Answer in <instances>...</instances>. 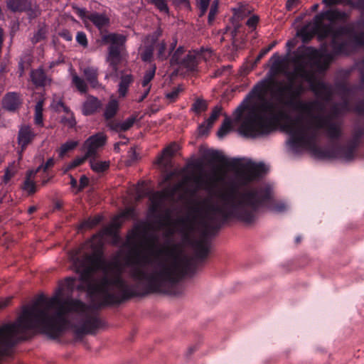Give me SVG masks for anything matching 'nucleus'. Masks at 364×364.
<instances>
[{
    "label": "nucleus",
    "instance_id": "1",
    "mask_svg": "<svg viewBox=\"0 0 364 364\" xmlns=\"http://www.w3.org/2000/svg\"><path fill=\"white\" fill-rule=\"evenodd\" d=\"M349 13L328 9L315 16L301 31L304 41L314 35L320 40L331 37L330 51L325 46L320 49L299 48L288 63L274 55L265 79L257 82L233 113V121L246 136L268 134L277 127L289 135L288 144L294 151L314 150L323 130L331 139L341 135L342 122L334 121L351 110V88L346 83L336 85L341 102L333 105L326 112L325 102L334 93L333 86L318 78L337 55L348 54L364 45V18L336 27L345 23Z\"/></svg>",
    "mask_w": 364,
    "mask_h": 364
},
{
    "label": "nucleus",
    "instance_id": "2",
    "mask_svg": "<svg viewBox=\"0 0 364 364\" xmlns=\"http://www.w3.org/2000/svg\"><path fill=\"white\" fill-rule=\"evenodd\" d=\"M231 165L235 172L233 177L229 178L227 172L220 168L213 167L210 172L204 173L200 164L189 163L183 168L175 169L165 175L166 185L161 191H151L144 182L133 186L129 191L130 200L126 203H141L146 198L149 205H163L182 198L185 193L194 194L200 190L219 196L227 205L233 203L237 198L249 205L267 202L272 198L271 186H249L267 172L268 168L264 163L250 160L240 162L235 159Z\"/></svg>",
    "mask_w": 364,
    "mask_h": 364
},
{
    "label": "nucleus",
    "instance_id": "3",
    "mask_svg": "<svg viewBox=\"0 0 364 364\" xmlns=\"http://www.w3.org/2000/svg\"><path fill=\"white\" fill-rule=\"evenodd\" d=\"M204 208V213L198 223L200 238L196 239L188 233L182 235V241L193 250L192 258H185L180 277L175 274L173 267H170L172 274L178 282L185 277H193L197 264L203 262L210 252L211 240L218 235L221 228L236 220L245 225L253 224L258 216L264 213L278 214L285 212L288 206H186Z\"/></svg>",
    "mask_w": 364,
    "mask_h": 364
},
{
    "label": "nucleus",
    "instance_id": "4",
    "mask_svg": "<svg viewBox=\"0 0 364 364\" xmlns=\"http://www.w3.org/2000/svg\"><path fill=\"white\" fill-rule=\"evenodd\" d=\"M146 230L144 221H138L134 225L127 236L124 247L128 249L125 264L132 268L131 277L143 284L141 291L137 289V285H129L121 277L112 279V285L120 289L119 294L124 300H130L136 297H145L149 294L161 292L162 288L173 287L178 284V279L172 274L170 267L164 260L159 259L164 251L156 245L151 246L149 254L154 256L152 261L146 254H141L136 244V240L143 235Z\"/></svg>",
    "mask_w": 364,
    "mask_h": 364
},
{
    "label": "nucleus",
    "instance_id": "5",
    "mask_svg": "<svg viewBox=\"0 0 364 364\" xmlns=\"http://www.w3.org/2000/svg\"><path fill=\"white\" fill-rule=\"evenodd\" d=\"M64 302L49 314L46 309H39L36 306H26L14 323H6L18 343L28 339L26 336H18L28 330H38L51 339L59 338L62 333L70 328L71 323L67 318L68 313H80L85 310V305L80 299L67 296Z\"/></svg>",
    "mask_w": 364,
    "mask_h": 364
},
{
    "label": "nucleus",
    "instance_id": "6",
    "mask_svg": "<svg viewBox=\"0 0 364 364\" xmlns=\"http://www.w3.org/2000/svg\"><path fill=\"white\" fill-rule=\"evenodd\" d=\"M102 41L104 43H109L107 61L109 63V76L114 80L119 77L117 65L121 62V52L126 41V37L122 34L109 33L102 36Z\"/></svg>",
    "mask_w": 364,
    "mask_h": 364
},
{
    "label": "nucleus",
    "instance_id": "7",
    "mask_svg": "<svg viewBox=\"0 0 364 364\" xmlns=\"http://www.w3.org/2000/svg\"><path fill=\"white\" fill-rule=\"evenodd\" d=\"M106 326V323L97 316H86L80 324H70V328L73 329L75 339L82 340L87 334L95 335L97 330Z\"/></svg>",
    "mask_w": 364,
    "mask_h": 364
},
{
    "label": "nucleus",
    "instance_id": "8",
    "mask_svg": "<svg viewBox=\"0 0 364 364\" xmlns=\"http://www.w3.org/2000/svg\"><path fill=\"white\" fill-rule=\"evenodd\" d=\"M364 136V127H357L354 129L349 141L336 149V156L345 161L352 160L355 156V151Z\"/></svg>",
    "mask_w": 364,
    "mask_h": 364
},
{
    "label": "nucleus",
    "instance_id": "9",
    "mask_svg": "<svg viewBox=\"0 0 364 364\" xmlns=\"http://www.w3.org/2000/svg\"><path fill=\"white\" fill-rule=\"evenodd\" d=\"M102 252L101 250L91 255H87L82 259H80L76 255L73 256V259L74 263L78 265V269H82L79 277V280L82 282H85L86 277L89 274L88 266L100 263L102 261ZM77 272H80V269H77Z\"/></svg>",
    "mask_w": 364,
    "mask_h": 364
},
{
    "label": "nucleus",
    "instance_id": "10",
    "mask_svg": "<svg viewBox=\"0 0 364 364\" xmlns=\"http://www.w3.org/2000/svg\"><path fill=\"white\" fill-rule=\"evenodd\" d=\"M106 141L107 136L102 132H98L84 142L82 149L87 153V156L96 157L98 150L104 146Z\"/></svg>",
    "mask_w": 364,
    "mask_h": 364
},
{
    "label": "nucleus",
    "instance_id": "11",
    "mask_svg": "<svg viewBox=\"0 0 364 364\" xmlns=\"http://www.w3.org/2000/svg\"><path fill=\"white\" fill-rule=\"evenodd\" d=\"M162 34V31L158 28L152 34L149 35L144 40V48L141 50V57L144 61H149L153 57L154 45Z\"/></svg>",
    "mask_w": 364,
    "mask_h": 364
},
{
    "label": "nucleus",
    "instance_id": "12",
    "mask_svg": "<svg viewBox=\"0 0 364 364\" xmlns=\"http://www.w3.org/2000/svg\"><path fill=\"white\" fill-rule=\"evenodd\" d=\"M17 343V339L11 331L5 327V324L0 326V348L7 350L14 347Z\"/></svg>",
    "mask_w": 364,
    "mask_h": 364
},
{
    "label": "nucleus",
    "instance_id": "13",
    "mask_svg": "<svg viewBox=\"0 0 364 364\" xmlns=\"http://www.w3.org/2000/svg\"><path fill=\"white\" fill-rule=\"evenodd\" d=\"M156 73V66L151 67L149 70H147L143 77L141 81V87L143 90L141 91V94L138 99L139 102L143 101L149 95L151 89V81L154 77Z\"/></svg>",
    "mask_w": 364,
    "mask_h": 364
},
{
    "label": "nucleus",
    "instance_id": "14",
    "mask_svg": "<svg viewBox=\"0 0 364 364\" xmlns=\"http://www.w3.org/2000/svg\"><path fill=\"white\" fill-rule=\"evenodd\" d=\"M179 149L177 144L173 143L164 149L162 154L158 157L156 163L164 168H168L170 164V158L173 156Z\"/></svg>",
    "mask_w": 364,
    "mask_h": 364
},
{
    "label": "nucleus",
    "instance_id": "15",
    "mask_svg": "<svg viewBox=\"0 0 364 364\" xmlns=\"http://www.w3.org/2000/svg\"><path fill=\"white\" fill-rule=\"evenodd\" d=\"M222 111L220 106H215L212 111L210 117L198 127V134L201 136L206 134L212 127L213 123L218 118Z\"/></svg>",
    "mask_w": 364,
    "mask_h": 364
},
{
    "label": "nucleus",
    "instance_id": "16",
    "mask_svg": "<svg viewBox=\"0 0 364 364\" xmlns=\"http://www.w3.org/2000/svg\"><path fill=\"white\" fill-rule=\"evenodd\" d=\"M136 119V117L132 116L121 122L112 120L107 123V127L115 132H126L133 126Z\"/></svg>",
    "mask_w": 364,
    "mask_h": 364
},
{
    "label": "nucleus",
    "instance_id": "17",
    "mask_svg": "<svg viewBox=\"0 0 364 364\" xmlns=\"http://www.w3.org/2000/svg\"><path fill=\"white\" fill-rule=\"evenodd\" d=\"M89 19L100 31L105 30L109 23V19L105 14L94 12L87 16Z\"/></svg>",
    "mask_w": 364,
    "mask_h": 364
},
{
    "label": "nucleus",
    "instance_id": "18",
    "mask_svg": "<svg viewBox=\"0 0 364 364\" xmlns=\"http://www.w3.org/2000/svg\"><path fill=\"white\" fill-rule=\"evenodd\" d=\"M40 170L41 167H38L35 171L31 170L27 172L26 177L22 186V189L24 192L28 194H31L36 191V185L34 182V178L37 172Z\"/></svg>",
    "mask_w": 364,
    "mask_h": 364
},
{
    "label": "nucleus",
    "instance_id": "19",
    "mask_svg": "<svg viewBox=\"0 0 364 364\" xmlns=\"http://www.w3.org/2000/svg\"><path fill=\"white\" fill-rule=\"evenodd\" d=\"M31 78L33 83L37 87H44L50 81V79L41 68L32 70Z\"/></svg>",
    "mask_w": 364,
    "mask_h": 364
},
{
    "label": "nucleus",
    "instance_id": "20",
    "mask_svg": "<svg viewBox=\"0 0 364 364\" xmlns=\"http://www.w3.org/2000/svg\"><path fill=\"white\" fill-rule=\"evenodd\" d=\"M34 134L31 131L30 127L24 126L22 127L18 132V144L21 147V151L26 148V146L33 140Z\"/></svg>",
    "mask_w": 364,
    "mask_h": 364
},
{
    "label": "nucleus",
    "instance_id": "21",
    "mask_svg": "<svg viewBox=\"0 0 364 364\" xmlns=\"http://www.w3.org/2000/svg\"><path fill=\"white\" fill-rule=\"evenodd\" d=\"M199 58L200 55H198L197 51H189L188 53L184 56L181 66L191 71L195 70L199 62Z\"/></svg>",
    "mask_w": 364,
    "mask_h": 364
},
{
    "label": "nucleus",
    "instance_id": "22",
    "mask_svg": "<svg viewBox=\"0 0 364 364\" xmlns=\"http://www.w3.org/2000/svg\"><path fill=\"white\" fill-rule=\"evenodd\" d=\"M128 300H124L121 294H116L114 293L105 291L102 298V305L105 306H109L113 305H119Z\"/></svg>",
    "mask_w": 364,
    "mask_h": 364
},
{
    "label": "nucleus",
    "instance_id": "23",
    "mask_svg": "<svg viewBox=\"0 0 364 364\" xmlns=\"http://www.w3.org/2000/svg\"><path fill=\"white\" fill-rule=\"evenodd\" d=\"M21 100L18 95L16 92H9L4 97L3 105L5 109L9 111L16 110L19 105Z\"/></svg>",
    "mask_w": 364,
    "mask_h": 364
},
{
    "label": "nucleus",
    "instance_id": "24",
    "mask_svg": "<svg viewBox=\"0 0 364 364\" xmlns=\"http://www.w3.org/2000/svg\"><path fill=\"white\" fill-rule=\"evenodd\" d=\"M100 107V102L96 97L90 96L87 98L82 105V113L85 115H90L94 113Z\"/></svg>",
    "mask_w": 364,
    "mask_h": 364
},
{
    "label": "nucleus",
    "instance_id": "25",
    "mask_svg": "<svg viewBox=\"0 0 364 364\" xmlns=\"http://www.w3.org/2000/svg\"><path fill=\"white\" fill-rule=\"evenodd\" d=\"M120 77V82L119 84L118 92L119 97H124L127 92L130 84L133 81L132 76L129 74L122 75L119 72V77Z\"/></svg>",
    "mask_w": 364,
    "mask_h": 364
},
{
    "label": "nucleus",
    "instance_id": "26",
    "mask_svg": "<svg viewBox=\"0 0 364 364\" xmlns=\"http://www.w3.org/2000/svg\"><path fill=\"white\" fill-rule=\"evenodd\" d=\"M103 219L104 217L102 215H97L94 217H90L80 224L78 229L80 230L92 229L98 225Z\"/></svg>",
    "mask_w": 364,
    "mask_h": 364
},
{
    "label": "nucleus",
    "instance_id": "27",
    "mask_svg": "<svg viewBox=\"0 0 364 364\" xmlns=\"http://www.w3.org/2000/svg\"><path fill=\"white\" fill-rule=\"evenodd\" d=\"M99 236L100 237H102L104 236H109L112 237L111 243L112 245L114 246H117L122 239L119 234V232L117 231H113L109 228H103L97 235H94L93 237Z\"/></svg>",
    "mask_w": 364,
    "mask_h": 364
},
{
    "label": "nucleus",
    "instance_id": "28",
    "mask_svg": "<svg viewBox=\"0 0 364 364\" xmlns=\"http://www.w3.org/2000/svg\"><path fill=\"white\" fill-rule=\"evenodd\" d=\"M39 309H46L50 314L49 311L55 309L53 303H50V298H47L45 295L41 294L38 296L36 301L33 304ZM27 306H26V307ZM32 306V305L31 306ZM25 306L23 308V309Z\"/></svg>",
    "mask_w": 364,
    "mask_h": 364
},
{
    "label": "nucleus",
    "instance_id": "29",
    "mask_svg": "<svg viewBox=\"0 0 364 364\" xmlns=\"http://www.w3.org/2000/svg\"><path fill=\"white\" fill-rule=\"evenodd\" d=\"M90 164L92 170L97 173L104 172L109 167V161H98L95 157L90 158Z\"/></svg>",
    "mask_w": 364,
    "mask_h": 364
},
{
    "label": "nucleus",
    "instance_id": "30",
    "mask_svg": "<svg viewBox=\"0 0 364 364\" xmlns=\"http://www.w3.org/2000/svg\"><path fill=\"white\" fill-rule=\"evenodd\" d=\"M7 6L14 12L26 11L28 8L26 0H9Z\"/></svg>",
    "mask_w": 364,
    "mask_h": 364
},
{
    "label": "nucleus",
    "instance_id": "31",
    "mask_svg": "<svg viewBox=\"0 0 364 364\" xmlns=\"http://www.w3.org/2000/svg\"><path fill=\"white\" fill-rule=\"evenodd\" d=\"M360 72L361 85L364 87V58L358 64ZM357 114L364 115V100L359 102L353 109Z\"/></svg>",
    "mask_w": 364,
    "mask_h": 364
},
{
    "label": "nucleus",
    "instance_id": "32",
    "mask_svg": "<svg viewBox=\"0 0 364 364\" xmlns=\"http://www.w3.org/2000/svg\"><path fill=\"white\" fill-rule=\"evenodd\" d=\"M86 80L93 86L97 85V69L94 67L85 68L83 70Z\"/></svg>",
    "mask_w": 364,
    "mask_h": 364
},
{
    "label": "nucleus",
    "instance_id": "33",
    "mask_svg": "<svg viewBox=\"0 0 364 364\" xmlns=\"http://www.w3.org/2000/svg\"><path fill=\"white\" fill-rule=\"evenodd\" d=\"M119 104L117 100L112 99L106 106L105 111V117L107 119H112L117 113L118 109Z\"/></svg>",
    "mask_w": 364,
    "mask_h": 364
},
{
    "label": "nucleus",
    "instance_id": "34",
    "mask_svg": "<svg viewBox=\"0 0 364 364\" xmlns=\"http://www.w3.org/2000/svg\"><path fill=\"white\" fill-rule=\"evenodd\" d=\"M154 48L156 49L157 58L160 60H166L170 54V52L166 50V44L164 41L160 42L157 41Z\"/></svg>",
    "mask_w": 364,
    "mask_h": 364
},
{
    "label": "nucleus",
    "instance_id": "35",
    "mask_svg": "<svg viewBox=\"0 0 364 364\" xmlns=\"http://www.w3.org/2000/svg\"><path fill=\"white\" fill-rule=\"evenodd\" d=\"M63 288L62 287H59L55 292V294L50 298V303H53L55 309L57 308H59V306L64 302L65 298L63 297Z\"/></svg>",
    "mask_w": 364,
    "mask_h": 364
},
{
    "label": "nucleus",
    "instance_id": "36",
    "mask_svg": "<svg viewBox=\"0 0 364 364\" xmlns=\"http://www.w3.org/2000/svg\"><path fill=\"white\" fill-rule=\"evenodd\" d=\"M75 282V277H68L65 279V287L69 292L72 293L75 289L80 291L84 289V286L82 284L76 285Z\"/></svg>",
    "mask_w": 364,
    "mask_h": 364
},
{
    "label": "nucleus",
    "instance_id": "37",
    "mask_svg": "<svg viewBox=\"0 0 364 364\" xmlns=\"http://www.w3.org/2000/svg\"><path fill=\"white\" fill-rule=\"evenodd\" d=\"M186 56L184 54V48L183 47H178L176 50L173 54L171 58V63L172 65H181L183 59Z\"/></svg>",
    "mask_w": 364,
    "mask_h": 364
},
{
    "label": "nucleus",
    "instance_id": "38",
    "mask_svg": "<svg viewBox=\"0 0 364 364\" xmlns=\"http://www.w3.org/2000/svg\"><path fill=\"white\" fill-rule=\"evenodd\" d=\"M232 127V120L229 117H226L218 132L219 138L224 137L230 130Z\"/></svg>",
    "mask_w": 364,
    "mask_h": 364
},
{
    "label": "nucleus",
    "instance_id": "39",
    "mask_svg": "<svg viewBox=\"0 0 364 364\" xmlns=\"http://www.w3.org/2000/svg\"><path fill=\"white\" fill-rule=\"evenodd\" d=\"M78 144L77 141H68L61 145L59 151V155L63 157L67 152L74 149Z\"/></svg>",
    "mask_w": 364,
    "mask_h": 364
},
{
    "label": "nucleus",
    "instance_id": "40",
    "mask_svg": "<svg viewBox=\"0 0 364 364\" xmlns=\"http://www.w3.org/2000/svg\"><path fill=\"white\" fill-rule=\"evenodd\" d=\"M43 101H39L35 107V123L37 125L43 124Z\"/></svg>",
    "mask_w": 364,
    "mask_h": 364
},
{
    "label": "nucleus",
    "instance_id": "41",
    "mask_svg": "<svg viewBox=\"0 0 364 364\" xmlns=\"http://www.w3.org/2000/svg\"><path fill=\"white\" fill-rule=\"evenodd\" d=\"M323 3L327 6H331L337 4L348 5L355 6V0H323Z\"/></svg>",
    "mask_w": 364,
    "mask_h": 364
},
{
    "label": "nucleus",
    "instance_id": "42",
    "mask_svg": "<svg viewBox=\"0 0 364 364\" xmlns=\"http://www.w3.org/2000/svg\"><path fill=\"white\" fill-rule=\"evenodd\" d=\"M73 83L80 92L84 93L87 91V87L84 80L78 77L76 74L73 75Z\"/></svg>",
    "mask_w": 364,
    "mask_h": 364
},
{
    "label": "nucleus",
    "instance_id": "43",
    "mask_svg": "<svg viewBox=\"0 0 364 364\" xmlns=\"http://www.w3.org/2000/svg\"><path fill=\"white\" fill-rule=\"evenodd\" d=\"M208 107V105L206 101L198 99L192 105V110L197 114H199L205 110H206Z\"/></svg>",
    "mask_w": 364,
    "mask_h": 364
},
{
    "label": "nucleus",
    "instance_id": "44",
    "mask_svg": "<svg viewBox=\"0 0 364 364\" xmlns=\"http://www.w3.org/2000/svg\"><path fill=\"white\" fill-rule=\"evenodd\" d=\"M124 220L121 218L119 215L115 216L112 220L110 224L105 228H109L113 231H117L122 227Z\"/></svg>",
    "mask_w": 364,
    "mask_h": 364
},
{
    "label": "nucleus",
    "instance_id": "45",
    "mask_svg": "<svg viewBox=\"0 0 364 364\" xmlns=\"http://www.w3.org/2000/svg\"><path fill=\"white\" fill-rule=\"evenodd\" d=\"M219 1L214 0L210 6V9L208 14V23L212 24L215 20V17L218 13Z\"/></svg>",
    "mask_w": 364,
    "mask_h": 364
},
{
    "label": "nucleus",
    "instance_id": "46",
    "mask_svg": "<svg viewBox=\"0 0 364 364\" xmlns=\"http://www.w3.org/2000/svg\"><path fill=\"white\" fill-rule=\"evenodd\" d=\"M91 158L90 156H87V153H85V155L80 157H77L66 168V171H68L70 169H72L77 166H80L87 159H90Z\"/></svg>",
    "mask_w": 364,
    "mask_h": 364
},
{
    "label": "nucleus",
    "instance_id": "47",
    "mask_svg": "<svg viewBox=\"0 0 364 364\" xmlns=\"http://www.w3.org/2000/svg\"><path fill=\"white\" fill-rule=\"evenodd\" d=\"M61 122L70 128L75 127L76 124L73 114H70L69 115L62 117Z\"/></svg>",
    "mask_w": 364,
    "mask_h": 364
},
{
    "label": "nucleus",
    "instance_id": "48",
    "mask_svg": "<svg viewBox=\"0 0 364 364\" xmlns=\"http://www.w3.org/2000/svg\"><path fill=\"white\" fill-rule=\"evenodd\" d=\"M151 2L157 7V9L164 13L168 11L166 0H151Z\"/></svg>",
    "mask_w": 364,
    "mask_h": 364
},
{
    "label": "nucleus",
    "instance_id": "49",
    "mask_svg": "<svg viewBox=\"0 0 364 364\" xmlns=\"http://www.w3.org/2000/svg\"><path fill=\"white\" fill-rule=\"evenodd\" d=\"M127 208L124 211H123L119 215L123 220L132 218L135 216V206H127Z\"/></svg>",
    "mask_w": 364,
    "mask_h": 364
},
{
    "label": "nucleus",
    "instance_id": "50",
    "mask_svg": "<svg viewBox=\"0 0 364 364\" xmlns=\"http://www.w3.org/2000/svg\"><path fill=\"white\" fill-rule=\"evenodd\" d=\"M209 156L211 159V162L212 161H219V162H223V163L225 162V156L219 151H211L209 153Z\"/></svg>",
    "mask_w": 364,
    "mask_h": 364
},
{
    "label": "nucleus",
    "instance_id": "51",
    "mask_svg": "<svg viewBox=\"0 0 364 364\" xmlns=\"http://www.w3.org/2000/svg\"><path fill=\"white\" fill-rule=\"evenodd\" d=\"M210 0H199L198 1V8L200 10V16H203L207 11V9L209 6Z\"/></svg>",
    "mask_w": 364,
    "mask_h": 364
},
{
    "label": "nucleus",
    "instance_id": "52",
    "mask_svg": "<svg viewBox=\"0 0 364 364\" xmlns=\"http://www.w3.org/2000/svg\"><path fill=\"white\" fill-rule=\"evenodd\" d=\"M46 36V30L43 28L38 30V31L33 35L31 41L33 43H36L43 39Z\"/></svg>",
    "mask_w": 364,
    "mask_h": 364
},
{
    "label": "nucleus",
    "instance_id": "53",
    "mask_svg": "<svg viewBox=\"0 0 364 364\" xmlns=\"http://www.w3.org/2000/svg\"><path fill=\"white\" fill-rule=\"evenodd\" d=\"M197 53L200 55L199 61L202 59L207 61L212 56V50L209 49H202L200 51H197Z\"/></svg>",
    "mask_w": 364,
    "mask_h": 364
},
{
    "label": "nucleus",
    "instance_id": "54",
    "mask_svg": "<svg viewBox=\"0 0 364 364\" xmlns=\"http://www.w3.org/2000/svg\"><path fill=\"white\" fill-rule=\"evenodd\" d=\"M181 90V89L179 87H175L171 92L166 93V97L170 101H174L178 97Z\"/></svg>",
    "mask_w": 364,
    "mask_h": 364
},
{
    "label": "nucleus",
    "instance_id": "55",
    "mask_svg": "<svg viewBox=\"0 0 364 364\" xmlns=\"http://www.w3.org/2000/svg\"><path fill=\"white\" fill-rule=\"evenodd\" d=\"M76 41L81 46L85 47L87 45V40L85 33L77 32L76 35Z\"/></svg>",
    "mask_w": 364,
    "mask_h": 364
},
{
    "label": "nucleus",
    "instance_id": "56",
    "mask_svg": "<svg viewBox=\"0 0 364 364\" xmlns=\"http://www.w3.org/2000/svg\"><path fill=\"white\" fill-rule=\"evenodd\" d=\"M257 22H258V17L254 16L250 17L247 20V25L251 28H254L257 25Z\"/></svg>",
    "mask_w": 364,
    "mask_h": 364
},
{
    "label": "nucleus",
    "instance_id": "57",
    "mask_svg": "<svg viewBox=\"0 0 364 364\" xmlns=\"http://www.w3.org/2000/svg\"><path fill=\"white\" fill-rule=\"evenodd\" d=\"M299 3V0H288L286 4V8L287 10L291 11Z\"/></svg>",
    "mask_w": 364,
    "mask_h": 364
},
{
    "label": "nucleus",
    "instance_id": "58",
    "mask_svg": "<svg viewBox=\"0 0 364 364\" xmlns=\"http://www.w3.org/2000/svg\"><path fill=\"white\" fill-rule=\"evenodd\" d=\"M54 165V160L53 159H49L46 163L44 165H41L39 167H41V169L43 168L44 171H46V170L50 167H52Z\"/></svg>",
    "mask_w": 364,
    "mask_h": 364
},
{
    "label": "nucleus",
    "instance_id": "59",
    "mask_svg": "<svg viewBox=\"0 0 364 364\" xmlns=\"http://www.w3.org/2000/svg\"><path fill=\"white\" fill-rule=\"evenodd\" d=\"M102 285L104 287L112 285V279H109L107 277H103L102 279Z\"/></svg>",
    "mask_w": 364,
    "mask_h": 364
},
{
    "label": "nucleus",
    "instance_id": "60",
    "mask_svg": "<svg viewBox=\"0 0 364 364\" xmlns=\"http://www.w3.org/2000/svg\"><path fill=\"white\" fill-rule=\"evenodd\" d=\"M173 4L176 5H184L185 6H189L188 0H173Z\"/></svg>",
    "mask_w": 364,
    "mask_h": 364
},
{
    "label": "nucleus",
    "instance_id": "61",
    "mask_svg": "<svg viewBox=\"0 0 364 364\" xmlns=\"http://www.w3.org/2000/svg\"><path fill=\"white\" fill-rule=\"evenodd\" d=\"M14 172L10 171L9 168L6 170L5 175H4V181L5 182H7L11 179V178L14 176Z\"/></svg>",
    "mask_w": 364,
    "mask_h": 364
},
{
    "label": "nucleus",
    "instance_id": "62",
    "mask_svg": "<svg viewBox=\"0 0 364 364\" xmlns=\"http://www.w3.org/2000/svg\"><path fill=\"white\" fill-rule=\"evenodd\" d=\"M88 181H89V180L86 176H82L80 180V188H82L85 187L87 185Z\"/></svg>",
    "mask_w": 364,
    "mask_h": 364
},
{
    "label": "nucleus",
    "instance_id": "63",
    "mask_svg": "<svg viewBox=\"0 0 364 364\" xmlns=\"http://www.w3.org/2000/svg\"><path fill=\"white\" fill-rule=\"evenodd\" d=\"M274 45H275V43H273L271 45H269L267 48L263 49L260 53V57H262V55L267 53L271 49H272V48L274 46Z\"/></svg>",
    "mask_w": 364,
    "mask_h": 364
},
{
    "label": "nucleus",
    "instance_id": "64",
    "mask_svg": "<svg viewBox=\"0 0 364 364\" xmlns=\"http://www.w3.org/2000/svg\"><path fill=\"white\" fill-rule=\"evenodd\" d=\"M76 14L80 16L81 18H85V10L83 9H80V8H77L76 9Z\"/></svg>",
    "mask_w": 364,
    "mask_h": 364
}]
</instances>
